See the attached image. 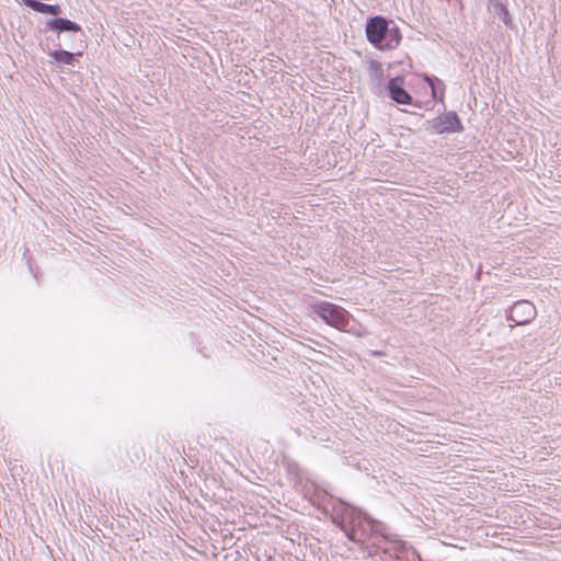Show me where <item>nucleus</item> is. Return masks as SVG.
Instances as JSON below:
<instances>
[{
	"instance_id": "nucleus-1",
	"label": "nucleus",
	"mask_w": 561,
	"mask_h": 561,
	"mask_svg": "<svg viewBox=\"0 0 561 561\" xmlns=\"http://www.w3.org/2000/svg\"><path fill=\"white\" fill-rule=\"evenodd\" d=\"M313 312L321 318L327 324L337 329L345 330L350 323V314L342 307L321 301L312 306Z\"/></svg>"
},
{
	"instance_id": "nucleus-2",
	"label": "nucleus",
	"mask_w": 561,
	"mask_h": 561,
	"mask_svg": "<svg viewBox=\"0 0 561 561\" xmlns=\"http://www.w3.org/2000/svg\"><path fill=\"white\" fill-rule=\"evenodd\" d=\"M370 537H380L385 541L392 545L391 548H382V552L394 556L396 558H403V553L408 550V545L402 541L397 534L389 531V528L381 522L373 520L369 523Z\"/></svg>"
},
{
	"instance_id": "nucleus-3",
	"label": "nucleus",
	"mask_w": 561,
	"mask_h": 561,
	"mask_svg": "<svg viewBox=\"0 0 561 561\" xmlns=\"http://www.w3.org/2000/svg\"><path fill=\"white\" fill-rule=\"evenodd\" d=\"M364 515L360 510L342 500H336L332 505V522L344 533Z\"/></svg>"
},
{
	"instance_id": "nucleus-4",
	"label": "nucleus",
	"mask_w": 561,
	"mask_h": 561,
	"mask_svg": "<svg viewBox=\"0 0 561 561\" xmlns=\"http://www.w3.org/2000/svg\"><path fill=\"white\" fill-rule=\"evenodd\" d=\"M373 518L365 514L358 519L354 526H351L344 534L346 537L355 543L360 545L362 549H367L369 556H374L379 550V545L374 542L370 547H364L365 542L370 538L369 523Z\"/></svg>"
},
{
	"instance_id": "nucleus-5",
	"label": "nucleus",
	"mask_w": 561,
	"mask_h": 561,
	"mask_svg": "<svg viewBox=\"0 0 561 561\" xmlns=\"http://www.w3.org/2000/svg\"><path fill=\"white\" fill-rule=\"evenodd\" d=\"M388 25L389 22L382 16L368 19L365 30L368 42L380 49L388 33Z\"/></svg>"
},
{
	"instance_id": "nucleus-6",
	"label": "nucleus",
	"mask_w": 561,
	"mask_h": 561,
	"mask_svg": "<svg viewBox=\"0 0 561 561\" xmlns=\"http://www.w3.org/2000/svg\"><path fill=\"white\" fill-rule=\"evenodd\" d=\"M537 314L536 307L528 300H519L511 308L508 319L515 325H524L529 323Z\"/></svg>"
},
{
	"instance_id": "nucleus-7",
	"label": "nucleus",
	"mask_w": 561,
	"mask_h": 561,
	"mask_svg": "<svg viewBox=\"0 0 561 561\" xmlns=\"http://www.w3.org/2000/svg\"><path fill=\"white\" fill-rule=\"evenodd\" d=\"M431 127L436 134L459 133L463 129L456 112H448L438 116L431 123Z\"/></svg>"
},
{
	"instance_id": "nucleus-8",
	"label": "nucleus",
	"mask_w": 561,
	"mask_h": 561,
	"mask_svg": "<svg viewBox=\"0 0 561 561\" xmlns=\"http://www.w3.org/2000/svg\"><path fill=\"white\" fill-rule=\"evenodd\" d=\"M403 84V77L398 76L396 78L390 79L387 84L388 94L394 102L399 104H411L413 99L409 94V92L405 91Z\"/></svg>"
},
{
	"instance_id": "nucleus-9",
	"label": "nucleus",
	"mask_w": 561,
	"mask_h": 561,
	"mask_svg": "<svg viewBox=\"0 0 561 561\" xmlns=\"http://www.w3.org/2000/svg\"><path fill=\"white\" fill-rule=\"evenodd\" d=\"M47 28L57 33L81 31V26L79 24L62 18H55L49 20L47 22Z\"/></svg>"
},
{
	"instance_id": "nucleus-10",
	"label": "nucleus",
	"mask_w": 561,
	"mask_h": 561,
	"mask_svg": "<svg viewBox=\"0 0 561 561\" xmlns=\"http://www.w3.org/2000/svg\"><path fill=\"white\" fill-rule=\"evenodd\" d=\"M24 3L31 8L32 10L50 15H59L61 13V8L58 4H47L36 0H24Z\"/></svg>"
},
{
	"instance_id": "nucleus-11",
	"label": "nucleus",
	"mask_w": 561,
	"mask_h": 561,
	"mask_svg": "<svg viewBox=\"0 0 561 561\" xmlns=\"http://www.w3.org/2000/svg\"><path fill=\"white\" fill-rule=\"evenodd\" d=\"M401 42V34L397 26L389 27L388 26V33L385 36V41L382 43V46L380 49H393L396 48Z\"/></svg>"
},
{
	"instance_id": "nucleus-12",
	"label": "nucleus",
	"mask_w": 561,
	"mask_h": 561,
	"mask_svg": "<svg viewBox=\"0 0 561 561\" xmlns=\"http://www.w3.org/2000/svg\"><path fill=\"white\" fill-rule=\"evenodd\" d=\"M50 56L58 62L64 65H72L75 61V54L67 50H54Z\"/></svg>"
},
{
	"instance_id": "nucleus-13",
	"label": "nucleus",
	"mask_w": 561,
	"mask_h": 561,
	"mask_svg": "<svg viewBox=\"0 0 561 561\" xmlns=\"http://www.w3.org/2000/svg\"><path fill=\"white\" fill-rule=\"evenodd\" d=\"M499 15L501 18V20L503 21V23L505 25H508L511 23V16H510V13L507 11V9L504 7V5H499Z\"/></svg>"
},
{
	"instance_id": "nucleus-14",
	"label": "nucleus",
	"mask_w": 561,
	"mask_h": 561,
	"mask_svg": "<svg viewBox=\"0 0 561 561\" xmlns=\"http://www.w3.org/2000/svg\"><path fill=\"white\" fill-rule=\"evenodd\" d=\"M370 71L377 76L378 71H381V66L377 61H371L370 64Z\"/></svg>"
},
{
	"instance_id": "nucleus-15",
	"label": "nucleus",
	"mask_w": 561,
	"mask_h": 561,
	"mask_svg": "<svg viewBox=\"0 0 561 561\" xmlns=\"http://www.w3.org/2000/svg\"><path fill=\"white\" fill-rule=\"evenodd\" d=\"M431 85H433L432 82H431ZM432 90H433V93L435 94V87H432Z\"/></svg>"
},
{
	"instance_id": "nucleus-16",
	"label": "nucleus",
	"mask_w": 561,
	"mask_h": 561,
	"mask_svg": "<svg viewBox=\"0 0 561 561\" xmlns=\"http://www.w3.org/2000/svg\"><path fill=\"white\" fill-rule=\"evenodd\" d=\"M266 561H273L272 557H268V558L266 559Z\"/></svg>"
}]
</instances>
